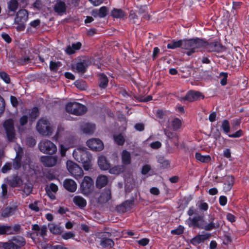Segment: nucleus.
I'll list each match as a JSON object with an SVG mask.
<instances>
[{
    "label": "nucleus",
    "mask_w": 249,
    "mask_h": 249,
    "mask_svg": "<svg viewBox=\"0 0 249 249\" xmlns=\"http://www.w3.org/2000/svg\"><path fill=\"white\" fill-rule=\"evenodd\" d=\"M73 156L78 162L83 164L85 170L88 171L92 167V157L86 148H78L74 150Z\"/></svg>",
    "instance_id": "nucleus-1"
},
{
    "label": "nucleus",
    "mask_w": 249,
    "mask_h": 249,
    "mask_svg": "<svg viewBox=\"0 0 249 249\" xmlns=\"http://www.w3.org/2000/svg\"><path fill=\"white\" fill-rule=\"evenodd\" d=\"M207 44L206 41L199 38L184 40L183 49L186 50V54L189 56L206 47Z\"/></svg>",
    "instance_id": "nucleus-2"
},
{
    "label": "nucleus",
    "mask_w": 249,
    "mask_h": 249,
    "mask_svg": "<svg viewBox=\"0 0 249 249\" xmlns=\"http://www.w3.org/2000/svg\"><path fill=\"white\" fill-rule=\"evenodd\" d=\"M38 132L43 136H49L53 130V126L45 118L40 119L36 124Z\"/></svg>",
    "instance_id": "nucleus-3"
},
{
    "label": "nucleus",
    "mask_w": 249,
    "mask_h": 249,
    "mask_svg": "<svg viewBox=\"0 0 249 249\" xmlns=\"http://www.w3.org/2000/svg\"><path fill=\"white\" fill-rule=\"evenodd\" d=\"M25 244V240L23 237L17 236L7 242L2 243V247L4 249H21Z\"/></svg>",
    "instance_id": "nucleus-4"
},
{
    "label": "nucleus",
    "mask_w": 249,
    "mask_h": 249,
    "mask_svg": "<svg viewBox=\"0 0 249 249\" xmlns=\"http://www.w3.org/2000/svg\"><path fill=\"white\" fill-rule=\"evenodd\" d=\"M67 111L76 115H81L86 111V107L84 105L77 102H70L66 106Z\"/></svg>",
    "instance_id": "nucleus-5"
},
{
    "label": "nucleus",
    "mask_w": 249,
    "mask_h": 249,
    "mask_svg": "<svg viewBox=\"0 0 249 249\" xmlns=\"http://www.w3.org/2000/svg\"><path fill=\"white\" fill-rule=\"evenodd\" d=\"M39 149L42 153L48 154H53L57 151L56 146L51 141L43 140L38 144Z\"/></svg>",
    "instance_id": "nucleus-6"
},
{
    "label": "nucleus",
    "mask_w": 249,
    "mask_h": 249,
    "mask_svg": "<svg viewBox=\"0 0 249 249\" xmlns=\"http://www.w3.org/2000/svg\"><path fill=\"white\" fill-rule=\"evenodd\" d=\"M93 188V181L92 178L89 176H85L80 185V190L82 194L85 195H89Z\"/></svg>",
    "instance_id": "nucleus-7"
},
{
    "label": "nucleus",
    "mask_w": 249,
    "mask_h": 249,
    "mask_svg": "<svg viewBox=\"0 0 249 249\" xmlns=\"http://www.w3.org/2000/svg\"><path fill=\"white\" fill-rule=\"evenodd\" d=\"M67 168L70 174L75 178L81 177L83 175L82 169L75 163L71 160L67 161Z\"/></svg>",
    "instance_id": "nucleus-8"
},
{
    "label": "nucleus",
    "mask_w": 249,
    "mask_h": 249,
    "mask_svg": "<svg viewBox=\"0 0 249 249\" xmlns=\"http://www.w3.org/2000/svg\"><path fill=\"white\" fill-rule=\"evenodd\" d=\"M3 126L6 132L8 141H13L15 138V131L14 127V121L12 119H8L5 121Z\"/></svg>",
    "instance_id": "nucleus-9"
},
{
    "label": "nucleus",
    "mask_w": 249,
    "mask_h": 249,
    "mask_svg": "<svg viewBox=\"0 0 249 249\" xmlns=\"http://www.w3.org/2000/svg\"><path fill=\"white\" fill-rule=\"evenodd\" d=\"M186 223L190 227H194L203 229L204 226L203 217L201 215H198L193 217H189L186 220Z\"/></svg>",
    "instance_id": "nucleus-10"
},
{
    "label": "nucleus",
    "mask_w": 249,
    "mask_h": 249,
    "mask_svg": "<svg viewBox=\"0 0 249 249\" xmlns=\"http://www.w3.org/2000/svg\"><path fill=\"white\" fill-rule=\"evenodd\" d=\"M87 144L93 150L101 151L104 148L103 142L98 139H91L87 142Z\"/></svg>",
    "instance_id": "nucleus-11"
},
{
    "label": "nucleus",
    "mask_w": 249,
    "mask_h": 249,
    "mask_svg": "<svg viewBox=\"0 0 249 249\" xmlns=\"http://www.w3.org/2000/svg\"><path fill=\"white\" fill-rule=\"evenodd\" d=\"M203 98L204 96L200 92L191 90L188 92L184 97L181 98L180 100H186L189 102H193Z\"/></svg>",
    "instance_id": "nucleus-12"
},
{
    "label": "nucleus",
    "mask_w": 249,
    "mask_h": 249,
    "mask_svg": "<svg viewBox=\"0 0 249 249\" xmlns=\"http://www.w3.org/2000/svg\"><path fill=\"white\" fill-rule=\"evenodd\" d=\"M212 221L209 223L204 225L203 229L206 231H211L214 229H217L221 227L224 223V222L221 220H214L213 218H212Z\"/></svg>",
    "instance_id": "nucleus-13"
},
{
    "label": "nucleus",
    "mask_w": 249,
    "mask_h": 249,
    "mask_svg": "<svg viewBox=\"0 0 249 249\" xmlns=\"http://www.w3.org/2000/svg\"><path fill=\"white\" fill-rule=\"evenodd\" d=\"M57 157L56 156H42L41 158V161L45 166L52 167L56 164Z\"/></svg>",
    "instance_id": "nucleus-14"
},
{
    "label": "nucleus",
    "mask_w": 249,
    "mask_h": 249,
    "mask_svg": "<svg viewBox=\"0 0 249 249\" xmlns=\"http://www.w3.org/2000/svg\"><path fill=\"white\" fill-rule=\"evenodd\" d=\"M28 13L27 11L25 9L20 10L17 13L16 17L15 18L14 22H26L28 20Z\"/></svg>",
    "instance_id": "nucleus-15"
},
{
    "label": "nucleus",
    "mask_w": 249,
    "mask_h": 249,
    "mask_svg": "<svg viewBox=\"0 0 249 249\" xmlns=\"http://www.w3.org/2000/svg\"><path fill=\"white\" fill-rule=\"evenodd\" d=\"M210 236V234L209 233L198 234L191 240V243L194 245L197 246L200 243L204 242L205 240L208 239Z\"/></svg>",
    "instance_id": "nucleus-16"
},
{
    "label": "nucleus",
    "mask_w": 249,
    "mask_h": 249,
    "mask_svg": "<svg viewBox=\"0 0 249 249\" xmlns=\"http://www.w3.org/2000/svg\"><path fill=\"white\" fill-rule=\"evenodd\" d=\"M64 188L70 192H74L77 189L76 183L71 179H66L64 180Z\"/></svg>",
    "instance_id": "nucleus-17"
},
{
    "label": "nucleus",
    "mask_w": 249,
    "mask_h": 249,
    "mask_svg": "<svg viewBox=\"0 0 249 249\" xmlns=\"http://www.w3.org/2000/svg\"><path fill=\"white\" fill-rule=\"evenodd\" d=\"M88 66V65L87 60L84 59L79 62H77L76 65L73 67V68L78 72L84 73Z\"/></svg>",
    "instance_id": "nucleus-18"
},
{
    "label": "nucleus",
    "mask_w": 249,
    "mask_h": 249,
    "mask_svg": "<svg viewBox=\"0 0 249 249\" xmlns=\"http://www.w3.org/2000/svg\"><path fill=\"white\" fill-rule=\"evenodd\" d=\"M98 164L100 168L103 170H107L110 167L109 163L104 156H100L98 157Z\"/></svg>",
    "instance_id": "nucleus-19"
},
{
    "label": "nucleus",
    "mask_w": 249,
    "mask_h": 249,
    "mask_svg": "<svg viewBox=\"0 0 249 249\" xmlns=\"http://www.w3.org/2000/svg\"><path fill=\"white\" fill-rule=\"evenodd\" d=\"M73 203L80 208H83L87 205V201L80 196H75L73 198Z\"/></svg>",
    "instance_id": "nucleus-20"
},
{
    "label": "nucleus",
    "mask_w": 249,
    "mask_h": 249,
    "mask_svg": "<svg viewBox=\"0 0 249 249\" xmlns=\"http://www.w3.org/2000/svg\"><path fill=\"white\" fill-rule=\"evenodd\" d=\"M16 150L17 155L13 162V167L15 169H18L20 167V153L22 152V149L20 147L18 146V150L17 149Z\"/></svg>",
    "instance_id": "nucleus-21"
},
{
    "label": "nucleus",
    "mask_w": 249,
    "mask_h": 249,
    "mask_svg": "<svg viewBox=\"0 0 249 249\" xmlns=\"http://www.w3.org/2000/svg\"><path fill=\"white\" fill-rule=\"evenodd\" d=\"M108 182V178L104 175L99 176L96 179V186L101 188L106 185Z\"/></svg>",
    "instance_id": "nucleus-22"
},
{
    "label": "nucleus",
    "mask_w": 249,
    "mask_h": 249,
    "mask_svg": "<svg viewBox=\"0 0 249 249\" xmlns=\"http://www.w3.org/2000/svg\"><path fill=\"white\" fill-rule=\"evenodd\" d=\"M234 178L232 176H229L226 177V181L224 184V190L225 192L230 191L233 184Z\"/></svg>",
    "instance_id": "nucleus-23"
},
{
    "label": "nucleus",
    "mask_w": 249,
    "mask_h": 249,
    "mask_svg": "<svg viewBox=\"0 0 249 249\" xmlns=\"http://www.w3.org/2000/svg\"><path fill=\"white\" fill-rule=\"evenodd\" d=\"M121 159L124 164L128 165L131 163L130 153L126 150H123L121 154Z\"/></svg>",
    "instance_id": "nucleus-24"
},
{
    "label": "nucleus",
    "mask_w": 249,
    "mask_h": 249,
    "mask_svg": "<svg viewBox=\"0 0 249 249\" xmlns=\"http://www.w3.org/2000/svg\"><path fill=\"white\" fill-rule=\"evenodd\" d=\"M82 44L80 42L72 43L71 46H69L67 48L66 52L67 53L71 54L74 53L76 51L79 50L81 47Z\"/></svg>",
    "instance_id": "nucleus-25"
},
{
    "label": "nucleus",
    "mask_w": 249,
    "mask_h": 249,
    "mask_svg": "<svg viewBox=\"0 0 249 249\" xmlns=\"http://www.w3.org/2000/svg\"><path fill=\"white\" fill-rule=\"evenodd\" d=\"M95 129V125L91 124H85L81 126V130L86 134H91Z\"/></svg>",
    "instance_id": "nucleus-26"
},
{
    "label": "nucleus",
    "mask_w": 249,
    "mask_h": 249,
    "mask_svg": "<svg viewBox=\"0 0 249 249\" xmlns=\"http://www.w3.org/2000/svg\"><path fill=\"white\" fill-rule=\"evenodd\" d=\"M196 159L203 163H208L211 160V158L209 155H202L199 153H196L195 154Z\"/></svg>",
    "instance_id": "nucleus-27"
},
{
    "label": "nucleus",
    "mask_w": 249,
    "mask_h": 249,
    "mask_svg": "<svg viewBox=\"0 0 249 249\" xmlns=\"http://www.w3.org/2000/svg\"><path fill=\"white\" fill-rule=\"evenodd\" d=\"M184 40L173 41L167 44L168 49H174L178 47H181L183 49Z\"/></svg>",
    "instance_id": "nucleus-28"
},
{
    "label": "nucleus",
    "mask_w": 249,
    "mask_h": 249,
    "mask_svg": "<svg viewBox=\"0 0 249 249\" xmlns=\"http://www.w3.org/2000/svg\"><path fill=\"white\" fill-rule=\"evenodd\" d=\"M49 228L50 231L52 233L56 234L61 233L62 232L63 230V228L61 227L56 225L53 223L49 224Z\"/></svg>",
    "instance_id": "nucleus-29"
},
{
    "label": "nucleus",
    "mask_w": 249,
    "mask_h": 249,
    "mask_svg": "<svg viewBox=\"0 0 249 249\" xmlns=\"http://www.w3.org/2000/svg\"><path fill=\"white\" fill-rule=\"evenodd\" d=\"M18 3L16 0H11L7 3L9 12H15L18 9Z\"/></svg>",
    "instance_id": "nucleus-30"
},
{
    "label": "nucleus",
    "mask_w": 249,
    "mask_h": 249,
    "mask_svg": "<svg viewBox=\"0 0 249 249\" xmlns=\"http://www.w3.org/2000/svg\"><path fill=\"white\" fill-rule=\"evenodd\" d=\"M66 9L65 3L63 1H58L54 6L55 11L58 13L64 12Z\"/></svg>",
    "instance_id": "nucleus-31"
},
{
    "label": "nucleus",
    "mask_w": 249,
    "mask_h": 249,
    "mask_svg": "<svg viewBox=\"0 0 249 249\" xmlns=\"http://www.w3.org/2000/svg\"><path fill=\"white\" fill-rule=\"evenodd\" d=\"M100 245L104 248H111L114 246V242L109 238H102L100 241Z\"/></svg>",
    "instance_id": "nucleus-32"
},
{
    "label": "nucleus",
    "mask_w": 249,
    "mask_h": 249,
    "mask_svg": "<svg viewBox=\"0 0 249 249\" xmlns=\"http://www.w3.org/2000/svg\"><path fill=\"white\" fill-rule=\"evenodd\" d=\"M111 198L110 192L109 190H105L103 192L100 197L99 201L101 202H107Z\"/></svg>",
    "instance_id": "nucleus-33"
},
{
    "label": "nucleus",
    "mask_w": 249,
    "mask_h": 249,
    "mask_svg": "<svg viewBox=\"0 0 249 249\" xmlns=\"http://www.w3.org/2000/svg\"><path fill=\"white\" fill-rule=\"evenodd\" d=\"M207 46L208 49L211 52L218 51L220 48V44L218 42H214L210 44H209L207 42V44L206 47Z\"/></svg>",
    "instance_id": "nucleus-34"
},
{
    "label": "nucleus",
    "mask_w": 249,
    "mask_h": 249,
    "mask_svg": "<svg viewBox=\"0 0 249 249\" xmlns=\"http://www.w3.org/2000/svg\"><path fill=\"white\" fill-rule=\"evenodd\" d=\"M124 169V165H117L109 169V172L112 174H119L123 172Z\"/></svg>",
    "instance_id": "nucleus-35"
},
{
    "label": "nucleus",
    "mask_w": 249,
    "mask_h": 249,
    "mask_svg": "<svg viewBox=\"0 0 249 249\" xmlns=\"http://www.w3.org/2000/svg\"><path fill=\"white\" fill-rule=\"evenodd\" d=\"M100 84L99 86L101 88H105L108 84L107 77L104 74L99 75Z\"/></svg>",
    "instance_id": "nucleus-36"
},
{
    "label": "nucleus",
    "mask_w": 249,
    "mask_h": 249,
    "mask_svg": "<svg viewBox=\"0 0 249 249\" xmlns=\"http://www.w3.org/2000/svg\"><path fill=\"white\" fill-rule=\"evenodd\" d=\"M112 16L117 18H121L124 16V12L121 9H114L111 12Z\"/></svg>",
    "instance_id": "nucleus-37"
},
{
    "label": "nucleus",
    "mask_w": 249,
    "mask_h": 249,
    "mask_svg": "<svg viewBox=\"0 0 249 249\" xmlns=\"http://www.w3.org/2000/svg\"><path fill=\"white\" fill-rule=\"evenodd\" d=\"M114 140L117 144L120 145H123L125 141L124 137L122 134L114 135Z\"/></svg>",
    "instance_id": "nucleus-38"
},
{
    "label": "nucleus",
    "mask_w": 249,
    "mask_h": 249,
    "mask_svg": "<svg viewBox=\"0 0 249 249\" xmlns=\"http://www.w3.org/2000/svg\"><path fill=\"white\" fill-rule=\"evenodd\" d=\"M221 127L225 133L227 134L229 133L230 131L229 122L227 120H223L222 122Z\"/></svg>",
    "instance_id": "nucleus-39"
},
{
    "label": "nucleus",
    "mask_w": 249,
    "mask_h": 249,
    "mask_svg": "<svg viewBox=\"0 0 249 249\" xmlns=\"http://www.w3.org/2000/svg\"><path fill=\"white\" fill-rule=\"evenodd\" d=\"M181 125V121L178 118L174 119L172 122V126L173 129L175 130L179 129Z\"/></svg>",
    "instance_id": "nucleus-40"
},
{
    "label": "nucleus",
    "mask_w": 249,
    "mask_h": 249,
    "mask_svg": "<svg viewBox=\"0 0 249 249\" xmlns=\"http://www.w3.org/2000/svg\"><path fill=\"white\" fill-rule=\"evenodd\" d=\"M10 226H0V234H11V231Z\"/></svg>",
    "instance_id": "nucleus-41"
},
{
    "label": "nucleus",
    "mask_w": 249,
    "mask_h": 249,
    "mask_svg": "<svg viewBox=\"0 0 249 249\" xmlns=\"http://www.w3.org/2000/svg\"><path fill=\"white\" fill-rule=\"evenodd\" d=\"M61 66L60 62H55L51 61L50 64V69L52 71H56Z\"/></svg>",
    "instance_id": "nucleus-42"
},
{
    "label": "nucleus",
    "mask_w": 249,
    "mask_h": 249,
    "mask_svg": "<svg viewBox=\"0 0 249 249\" xmlns=\"http://www.w3.org/2000/svg\"><path fill=\"white\" fill-rule=\"evenodd\" d=\"M74 84L80 90H85L87 88L86 84L84 81L77 80L75 82Z\"/></svg>",
    "instance_id": "nucleus-43"
},
{
    "label": "nucleus",
    "mask_w": 249,
    "mask_h": 249,
    "mask_svg": "<svg viewBox=\"0 0 249 249\" xmlns=\"http://www.w3.org/2000/svg\"><path fill=\"white\" fill-rule=\"evenodd\" d=\"M38 116V109L37 107H34L30 113V118L31 120H34Z\"/></svg>",
    "instance_id": "nucleus-44"
},
{
    "label": "nucleus",
    "mask_w": 249,
    "mask_h": 249,
    "mask_svg": "<svg viewBox=\"0 0 249 249\" xmlns=\"http://www.w3.org/2000/svg\"><path fill=\"white\" fill-rule=\"evenodd\" d=\"M58 189V186L53 183H51L46 188L47 190L50 191L54 193H56L57 192Z\"/></svg>",
    "instance_id": "nucleus-45"
},
{
    "label": "nucleus",
    "mask_w": 249,
    "mask_h": 249,
    "mask_svg": "<svg viewBox=\"0 0 249 249\" xmlns=\"http://www.w3.org/2000/svg\"><path fill=\"white\" fill-rule=\"evenodd\" d=\"M0 77L6 83H9L10 82L8 75L5 72H0Z\"/></svg>",
    "instance_id": "nucleus-46"
},
{
    "label": "nucleus",
    "mask_w": 249,
    "mask_h": 249,
    "mask_svg": "<svg viewBox=\"0 0 249 249\" xmlns=\"http://www.w3.org/2000/svg\"><path fill=\"white\" fill-rule=\"evenodd\" d=\"M38 201H35L34 203L30 204L29 205V207L32 210L36 212H37L39 211V208L38 206Z\"/></svg>",
    "instance_id": "nucleus-47"
},
{
    "label": "nucleus",
    "mask_w": 249,
    "mask_h": 249,
    "mask_svg": "<svg viewBox=\"0 0 249 249\" xmlns=\"http://www.w3.org/2000/svg\"><path fill=\"white\" fill-rule=\"evenodd\" d=\"M74 233L71 231L65 232V233H63L62 235V238L65 240H68V239H69L71 238H72L74 237Z\"/></svg>",
    "instance_id": "nucleus-48"
},
{
    "label": "nucleus",
    "mask_w": 249,
    "mask_h": 249,
    "mask_svg": "<svg viewBox=\"0 0 249 249\" xmlns=\"http://www.w3.org/2000/svg\"><path fill=\"white\" fill-rule=\"evenodd\" d=\"M107 9L105 6L102 7L100 8L99 11V17L100 18H104L107 15Z\"/></svg>",
    "instance_id": "nucleus-49"
},
{
    "label": "nucleus",
    "mask_w": 249,
    "mask_h": 249,
    "mask_svg": "<svg viewBox=\"0 0 249 249\" xmlns=\"http://www.w3.org/2000/svg\"><path fill=\"white\" fill-rule=\"evenodd\" d=\"M20 228V226L18 225H15L13 227L10 226V230H11V234L18 233L19 231Z\"/></svg>",
    "instance_id": "nucleus-50"
},
{
    "label": "nucleus",
    "mask_w": 249,
    "mask_h": 249,
    "mask_svg": "<svg viewBox=\"0 0 249 249\" xmlns=\"http://www.w3.org/2000/svg\"><path fill=\"white\" fill-rule=\"evenodd\" d=\"M12 209L6 208L2 212L1 215L3 217H8L11 214Z\"/></svg>",
    "instance_id": "nucleus-51"
},
{
    "label": "nucleus",
    "mask_w": 249,
    "mask_h": 249,
    "mask_svg": "<svg viewBox=\"0 0 249 249\" xmlns=\"http://www.w3.org/2000/svg\"><path fill=\"white\" fill-rule=\"evenodd\" d=\"M16 24H18L16 28L17 30L18 31H23L25 29V22H20L18 23H15Z\"/></svg>",
    "instance_id": "nucleus-52"
},
{
    "label": "nucleus",
    "mask_w": 249,
    "mask_h": 249,
    "mask_svg": "<svg viewBox=\"0 0 249 249\" xmlns=\"http://www.w3.org/2000/svg\"><path fill=\"white\" fill-rule=\"evenodd\" d=\"M43 0H37L34 3V6L37 9H40L42 8L43 5Z\"/></svg>",
    "instance_id": "nucleus-53"
},
{
    "label": "nucleus",
    "mask_w": 249,
    "mask_h": 249,
    "mask_svg": "<svg viewBox=\"0 0 249 249\" xmlns=\"http://www.w3.org/2000/svg\"><path fill=\"white\" fill-rule=\"evenodd\" d=\"M47 232V228L46 226H42L40 229V231H39V233L37 234V235H40L41 236H44L46 234Z\"/></svg>",
    "instance_id": "nucleus-54"
},
{
    "label": "nucleus",
    "mask_w": 249,
    "mask_h": 249,
    "mask_svg": "<svg viewBox=\"0 0 249 249\" xmlns=\"http://www.w3.org/2000/svg\"><path fill=\"white\" fill-rule=\"evenodd\" d=\"M161 146V143L159 141H156L155 142H152L150 144V147L153 149H158Z\"/></svg>",
    "instance_id": "nucleus-55"
},
{
    "label": "nucleus",
    "mask_w": 249,
    "mask_h": 249,
    "mask_svg": "<svg viewBox=\"0 0 249 249\" xmlns=\"http://www.w3.org/2000/svg\"><path fill=\"white\" fill-rule=\"evenodd\" d=\"M11 168V165L10 163L5 164L1 168V172L3 173H6L7 171L10 170Z\"/></svg>",
    "instance_id": "nucleus-56"
},
{
    "label": "nucleus",
    "mask_w": 249,
    "mask_h": 249,
    "mask_svg": "<svg viewBox=\"0 0 249 249\" xmlns=\"http://www.w3.org/2000/svg\"><path fill=\"white\" fill-rule=\"evenodd\" d=\"M4 105H5V102H4V99L0 95V115L4 111V107H5Z\"/></svg>",
    "instance_id": "nucleus-57"
},
{
    "label": "nucleus",
    "mask_w": 249,
    "mask_h": 249,
    "mask_svg": "<svg viewBox=\"0 0 249 249\" xmlns=\"http://www.w3.org/2000/svg\"><path fill=\"white\" fill-rule=\"evenodd\" d=\"M105 0H89L90 2L94 6H98L101 4Z\"/></svg>",
    "instance_id": "nucleus-58"
},
{
    "label": "nucleus",
    "mask_w": 249,
    "mask_h": 249,
    "mask_svg": "<svg viewBox=\"0 0 249 249\" xmlns=\"http://www.w3.org/2000/svg\"><path fill=\"white\" fill-rule=\"evenodd\" d=\"M149 240L148 239L144 238L139 240L138 243L142 246H145L149 243Z\"/></svg>",
    "instance_id": "nucleus-59"
},
{
    "label": "nucleus",
    "mask_w": 249,
    "mask_h": 249,
    "mask_svg": "<svg viewBox=\"0 0 249 249\" xmlns=\"http://www.w3.org/2000/svg\"><path fill=\"white\" fill-rule=\"evenodd\" d=\"M220 75L223 76V78L221 80L220 83L222 86H225L227 84V73L221 72Z\"/></svg>",
    "instance_id": "nucleus-60"
},
{
    "label": "nucleus",
    "mask_w": 249,
    "mask_h": 249,
    "mask_svg": "<svg viewBox=\"0 0 249 249\" xmlns=\"http://www.w3.org/2000/svg\"><path fill=\"white\" fill-rule=\"evenodd\" d=\"M198 207L202 211H206L208 209V205L206 202H201Z\"/></svg>",
    "instance_id": "nucleus-61"
},
{
    "label": "nucleus",
    "mask_w": 249,
    "mask_h": 249,
    "mask_svg": "<svg viewBox=\"0 0 249 249\" xmlns=\"http://www.w3.org/2000/svg\"><path fill=\"white\" fill-rule=\"evenodd\" d=\"M227 202V198L225 196H220L219 197V203L221 206H225Z\"/></svg>",
    "instance_id": "nucleus-62"
},
{
    "label": "nucleus",
    "mask_w": 249,
    "mask_h": 249,
    "mask_svg": "<svg viewBox=\"0 0 249 249\" xmlns=\"http://www.w3.org/2000/svg\"><path fill=\"white\" fill-rule=\"evenodd\" d=\"M242 135V131L241 130H239L236 131L234 134L229 135V137L231 138H239Z\"/></svg>",
    "instance_id": "nucleus-63"
},
{
    "label": "nucleus",
    "mask_w": 249,
    "mask_h": 249,
    "mask_svg": "<svg viewBox=\"0 0 249 249\" xmlns=\"http://www.w3.org/2000/svg\"><path fill=\"white\" fill-rule=\"evenodd\" d=\"M47 249H68V248L64 247L61 245H55V246H49L48 247Z\"/></svg>",
    "instance_id": "nucleus-64"
}]
</instances>
